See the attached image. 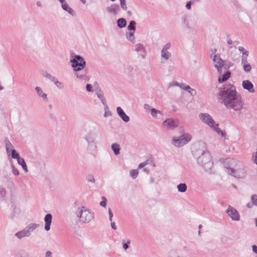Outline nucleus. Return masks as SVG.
Listing matches in <instances>:
<instances>
[{"mask_svg":"<svg viewBox=\"0 0 257 257\" xmlns=\"http://www.w3.org/2000/svg\"><path fill=\"white\" fill-rule=\"evenodd\" d=\"M217 97L220 103L228 109L239 111L244 105L241 97L236 95L235 87L231 84L225 85L222 88H220Z\"/></svg>","mask_w":257,"mask_h":257,"instance_id":"f257e3e1","label":"nucleus"},{"mask_svg":"<svg viewBox=\"0 0 257 257\" xmlns=\"http://www.w3.org/2000/svg\"><path fill=\"white\" fill-rule=\"evenodd\" d=\"M75 215L78 221L82 223H89L93 219V215L90 210L84 206L78 208Z\"/></svg>","mask_w":257,"mask_h":257,"instance_id":"f03ea898","label":"nucleus"},{"mask_svg":"<svg viewBox=\"0 0 257 257\" xmlns=\"http://www.w3.org/2000/svg\"><path fill=\"white\" fill-rule=\"evenodd\" d=\"M194 155L198 163L201 166L211 165V156L208 152L202 150H197L194 152Z\"/></svg>","mask_w":257,"mask_h":257,"instance_id":"7ed1b4c3","label":"nucleus"},{"mask_svg":"<svg viewBox=\"0 0 257 257\" xmlns=\"http://www.w3.org/2000/svg\"><path fill=\"white\" fill-rule=\"evenodd\" d=\"M192 139L191 136L189 134H183L178 138H173L172 144L176 147H181L189 143Z\"/></svg>","mask_w":257,"mask_h":257,"instance_id":"20e7f679","label":"nucleus"},{"mask_svg":"<svg viewBox=\"0 0 257 257\" xmlns=\"http://www.w3.org/2000/svg\"><path fill=\"white\" fill-rule=\"evenodd\" d=\"M72 63V67L75 71H81L86 65L84 59L79 55H76L75 57L70 60Z\"/></svg>","mask_w":257,"mask_h":257,"instance_id":"39448f33","label":"nucleus"},{"mask_svg":"<svg viewBox=\"0 0 257 257\" xmlns=\"http://www.w3.org/2000/svg\"><path fill=\"white\" fill-rule=\"evenodd\" d=\"M238 166L240 167L236 169L232 168L228 169V173L235 178H244L246 175V171L241 163H238Z\"/></svg>","mask_w":257,"mask_h":257,"instance_id":"423d86ee","label":"nucleus"},{"mask_svg":"<svg viewBox=\"0 0 257 257\" xmlns=\"http://www.w3.org/2000/svg\"><path fill=\"white\" fill-rule=\"evenodd\" d=\"M182 26L187 33H191L193 31V28L191 26L192 22L190 17L188 15H185L182 17Z\"/></svg>","mask_w":257,"mask_h":257,"instance_id":"0eeeda50","label":"nucleus"},{"mask_svg":"<svg viewBox=\"0 0 257 257\" xmlns=\"http://www.w3.org/2000/svg\"><path fill=\"white\" fill-rule=\"evenodd\" d=\"M171 45L170 43H168L163 46L161 51L162 62L168 61L171 57L172 54L171 52L169 51V50L171 48Z\"/></svg>","mask_w":257,"mask_h":257,"instance_id":"6e6552de","label":"nucleus"},{"mask_svg":"<svg viewBox=\"0 0 257 257\" xmlns=\"http://www.w3.org/2000/svg\"><path fill=\"white\" fill-rule=\"evenodd\" d=\"M213 65L214 67L217 70L219 74L222 73L223 67L224 65V61L222 60L220 55H215L213 59Z\"/></svg>","mask_w":257,"mask_h":257,"instance_id":"1a4fd4ad","label":"nucleus"},{"mask_svg":"<svg viewBox=\"0 0 257 257\" xmlns=\"http://www.w3.org/2000/svg\"><path fill=\"white\" fill-rule=\"evenodd\" d=\"M12 158L17 159L18 163L21 165L25 173L28 172V169L25 160L20 157L19 154L15 149L12 150Z\"/></svg>","mask_w":257,"mask_h":257,"instance_id":"9d476101","label":"nucleus"},{"mask_svg":"<svg viewBox=\"0 0 257 257\" xmlns=\"http://www.w3.org/2000/svg\"><path fill=\"white\" fill-rule=\"evenodd\" d=\"M199 117L203 122L207 124L210 127L213 126L215 123V121L213 120L211 116L207 113H200Z\"/></svg>","mask_w":257,"mask_h":257,"instance_id":"9b49d317","label":"nucleus"},{"mask_svg":"<svg viewBox=\"0 0 257 257\" xmlns=\"http://www.w3.org/2000/svg\"><path fill=\"white\" fill-rule=\"evenodd\" d=\"M226 212L232 220L239 221L240 220V215L238 212L231 206L229 205Z\"/></svg>","mask_w":257,"mask_h":257,"instance_id":"f8f14e48","label":"nucleus"},{"mask_svg":"<svg viewBox=\"0 0 257 257\" xmlns=\"http://www.w3.org/2000/svg\"><path fill=\"white\" fill-rule=\"evenodd\" d=\"M163 125L166 130H174L177 127L178 125L175 121L172 118H167L163 122Z\"/></svg>","mask_w":257,"mask_h":257,"instance_id":"ddd939ff","label":"nucleus"},{"mask_svg":"<svg viewBox=\"0 0 257 257\" xmlns=\"http://www.w3.org/2000/svg\"><path fill=\"white\" fill-rule=\"evenodd\" d=\"M100 134L98 131L89 132L85 137L86 141L97 142V139L99 137Z\"/></svg>","mask_w":257,"mask_h":257,"instance_id":"4468645a","label":"nucleus"},{"mask_svg":"<svg viewBox=\"0 0 257 257\" xmlns=\"http://www.w3.org/2000/svg\"><path fill=\"white\" fill-rule=\"evenodd\" d=\"M242 85L243 89L248 90V92L250 93H253L254 92L253 85L250 81L248 80L243 81Z\"/></svg>","mask_w":257,"mask_h":257,"instance_id":"2eb2a0df","label":"nucleus"},{"mask_svg":"<svg viewBox=\"0 0 257 257\" xmlns=\"http://www.w3.org/2000/svg\"><path fill=\"white\" fill-rule=\"evenodd\" d=\"M116 112L119 116L123 121L125 122H127L130 121L129 116L126 114V113L120 107H117L116 108Z\"/></svg>","mask_w":257,"mask_h":257,"instance_id":"dca6fc26","label":"nucleus"},{"mask_svg":"<svg viewBox=\"0 0 257 257\" xmlns=\"http://www.w3.org/2000/svg\"><path fill=\"white\" fill-rule=\"evenodd\" d=\"M52 215L51 214L48 213L47 214L44 218L45 221V229L46 231H49L50 229V226L52 223Z\"/></svg>","mask_w":257,"mask_h":257,"instance_id":"f3484780","label":"nucleus"},{"mask_svg":"<svg viewBox=\"0 0 257 257\" xmlns=\"http://www.w3.org/2000/svg\"><path fill=\"white\" fill-rule=\"evenodd\" d=\"M135 50L139 53V54L144 58L146 55V49L142 44L139 43L135 45Z\"/></svg>","mask_w":257,"mask_h":257,"instance_id":"a211bd4d","label":"nucleus"},{"mask_svg":"<svg viewBox=\"0 0 257 257\" xmlns=\"http://www.w3.org/2000/svg\"><path fill=\"white\" fill-rule=\"evenodd\" d=\"M87 142V150L90 152L91 153H93L95 152L97 150V142H92V141H86Z\"/></svg>","mask_w":257,"mask_h":257,"instance_id":"6ab92c4d","label":"nucleus"},{"mask_svg":"<svg viewBox=\"0 0 257 257\" xmlns=\"http://www.w3.org/2000/svg\"><path fill=\"white\" fill-rule=\"evenodd\" d=\"M39 226V224L35 223H31L26 226L25 228L29 234V236L31 235L32 232Z\"/></svg>","mask_w":257,"mask_h":257,"instance_id":"aec40b11","label":"nucleus"},{"mask_svg":"<svg viewBox=\"0 0 257 257\" xmlns=\"http://www.w3.org/2000/svg\"><path fill=\"white\" fill-rule=\"evenodd\" d=\"M39 226V224L35 223H31L26 226L25 228L29 234V236L31 235L32 232Z\"/></svg>","mask_w":257,"mask_h":257,"instance_id":"412c9836","label":"nucleus"},{"mask_svg":"<svg viewBox=\"0 0 257 257\" xmlns=\"http://www.w3.org/2000/svg\"><path fill=\"white\" fill-rule=\"evenodd\" d=\"M13 212L10 215V218L13 219L16 216L19 215L21 213V210L20 207H17L16 205H12Z\"/></svg>","mask_w":257,"mask_h":257,"instance_id":"4be33fe9","label":"nucleus"},{"mask_svg":"<svg viewBox=\"0 0 257 257\" xmlns=\"http://www.w3.org/2000/svg\"><path fill=\"white\" fill-rule=\"evenodd\" d=\"M15 236L19 239H21L25 237H29V235L28 234V232L25 228L16 232L15 233Z\"/></svg>","mask_w":257,"mask_h":257,"instance_id":"5701e85b","label":"nucleus"},{"mask_svg":"<svg viewBox=\"0 0 257 257\" xmlns=\"http://www.w3.org/2000/svg\"><path fill=\"white\" fill-rule=\"evenodd\" d=\"M35 90L37 91L38 95L41 97L45 101H48L47 95L46 93H44L42 89L40 87H36Z\"/></svg>","mask_w":257,"mask_h":257,"instance_id":"b1692460","label":"nucleus"},{"mask_svg":"<svg viewBox=\"0 0 257 257\" xmlns=\"http://www.w3.org/2000/svg\"><path fill=\"white\" fill-rule=\"evenodd\" d=\"M75 75L76 77L81 80H85L87 78V71L85 70L84 71H76Z\"/></svg>","mask_w":257,"mask_h":257,"instance_id":"393cba45","label":"nucleus"},{"mask_svg":"<svg viewBox=\"0 0 257 257\" xmlns=\"http://www.w3.org/2000/svg\"><path fill=\"white\" fill-rule=\"evenodd\" d=\"M119 6L117 5H111L109 7L107 8V10L109 13L116 15L119 10Z\"/></svg>","mask_w":257,"mask_h":257,"instance_id":"a878e982","label":"nucleus"},{"mask_svg":"<svg viewBox=\"0 0 257 257\" xmlns=\"http://www.w3.org/2000/svg\"><path fill=\"white\" fill-rule=\"evenodd\" d=\"M231 73L229 71H227L221 77L218 78V82L222 83L228 80L230 77Z\"/></svg>","mask_w":257,"mask_h":257,"instance_id":"bb28decb","label":"nucleus"},{"mask_svg":"<svg viewBox=\"0 0 257 257\" xmlns=\"http://www.w3.org/2000/svg\"><path fill=\"white\" fill-rule=\"evenodd\" d=\"M63 10L66 11L68 13L70 14L72 16H74L75 15L74 11L69 7L68 4L66 3V4L62 5L61 6Z\"/></svg>","mask_w":257,"mask_h":257,"instance_id":"cd10ccee","label":"nucleus"},{"mask_svg":"<svg viewBox=\"0 0 257 257\" xmlns=\"http://www.w3.org/2000/svg\"><path fill=\"white\" fill-rule=\"evenodd\" d=\"M111 148L113 151L114 155H118L120 154V145L117 143H114L111 145Z\"/></svg>","mask_w":257,"mask_h":257,"instance_id":"c85d7f7f","label":"nucleus"},{"mask_svg":"<svg viewBox=\"0 0 257 257\" xmlns=\"http://www.w3.org/2000/svg\"><path fill=\"white\" fill-rule=\"evenodd\" d=\"M5 146H6L7 152L8 155L9 156L10 155V152L12 153V150L14 149L13 148V146L12 144L10 143V142L8 139H6L5 140Z\"/></svg>","mask_w":257,"mask_h":257,"instance_id":"c756f323","label":"nucleus"},{"mask_svg":"<svg viewBox=\"0 0 257 257\" xmlns=\"http://www.w3.org/2000/svg\"><path fill=\"white\" fill-rule=\"evenodd\" d=\"M218 124H214L213 126L211 127V128L216 132L218 135H221L222 137H225L226 135L225 132H223L218 127Z\"/></svg>","mask_w":257,"mask_h":257,"instance_id":"7c9ffc66","label":"nucleus"},{"mask_svg":"<svg viewBox=\"0 0 257 257\" xmlns=\"http://www.w3.org/2000/svg\"><path fill=\"white\" fill-rule=\"evenodd\" d=\"M96 95H97V97L101 101L103 105H105L106 104L105 99L103 95V93L101 91V90H98L96 92Z\"/></svg>","mask_w":257,"mask_h":257,"instance_id":"2f4dec72","label":"nucleus"},{"mask_svg":"<svg viewBox=\"0 0 257 257\" xmlns=\"http://www.w3.org/2000/svg\"><path fill=\"white\" fill-rule=\"evenodd\" d=\"M17 255L18 257H30L29 252L25 249L19 250Z\"/></svg>","mask_w":257,"mask_h":257,"instance_id":"473e14b6","label":"nucleus"},{"mask_svg":"<svg viewBox=\"0 0 257 257\" xmlns=\"http://www.w3.org/2000/svg\"><path fill=\"white\" fill-rule=\"evenodd\" d=\"M135 32H130L126 33V39L132 42L133 43H135V37L134 36Z\"/></svg>","mask_w":257,"mask_h":257,"instance_id":"72a5a7b5","label":"nucleus"},{"mask_svg":"<svg viewBox=\"0 0 257 257\" xmlns=\"http://www.w3.org/2000/svg\"><path fill=\"white\" fill-rule=\"evenodd\" d=\"M117 25L119 28H124L126 25V21L123 18H119L117 20Z\"/></svg>","mask_w":257,"mask_h":257,"instance_id":"f704fd0d","label":"nucleus"},{"mask_svg":"<svg viewBox=\"0 0 257 257\" xmlns=\"http://www.w3.org/2000/svg\"><path fill=\"white\" fill-rule=\"evenodd\" d=\"M177 189L179 192L184 193L187 190V186L185 183H180L177 186Z\"/></svg>","mask_w":257,"mask_h":257,"instance_id":"c9c22d12","label":"nucleus"},{"mask_svg":"<svg viewBox=\"0 0 257 257\" xmlns=\"http://www.w3.org/2000/svg\"><path fill=\"white\" fill-rule=\"evenodd\" d=\"M158 114H161L162 112H161V111L157 110L154 108H153L151 109V114L153 117L157 118Z\"/></svg>","mask_w":257,"mask_h":257,"instance_id":"e433bc0d","label":"nucleus"},{"mask_svg":"<svg viewBox=\"0 0 257 257\" xmlns=\"http://www.w3.org/2000/svg\"><path fill=\"white\" fill-rule=\"evenodd\" d=\"M136 22L135 21H130L128 26H127V30L128 31H133L135 32L136 30Z\"/></svg>","mask_w":257,"mask_h":257,"instance_id":"4c0bfd02","label":"nucleus"},{"mask_svg":"<svg viewBox=\"0 0 257 257\" xmlns=\"http://www.w3.org/2000/svg\"><path fill=\"white\" fill-rule=\"evenodd\" d=\"M43 76L47 78V79H49L51 81H52L53 83L57 79V78L56 77L53 76L52 75L47 73V72H45L43 73Z\"/></svg>","mask_w":257,"mask_h":257,"instance_id":"58836bf2","label":"nucleus"},{"mask_svg":"<svg viewBox=\"0 0 257 257\" xmlns=\"http://www.w3.org/2000/svg\"><path fill=\"white\" fill-rule=\"evenodd\" d=\"M7 192L6 188H5L4 187H3L2 186H1L0 187V195H1V198H2L3 199H4L7 196Z\"/></svg>","mask_w":257,"mask_h":257,"instance_id":"ea45409f","label":"nucleus"},{"mask_svg":"<svg viewBox=\"0 0 257 257\" xmlns=\"http://www.w3.org/2000/svg\"><path fill=\"white\" fill-rule=\"evenodd\" d=\"M104 107L105 112L104 113V117H107L108 116H111L112 115L111 112L109 110V107L107 104L103 105Z\"/></svg>","mask_w":257,"mask_h":257,"instance_id":"a19ab883","label":"nucleus"},{"mask_svg":"<svg viewBox=\"0 0 257 257\" xmlns=\"http://www.w3.org/2000/svg\"><path fill=\"white\" fill-rule=\"evenodd\" d=\"M11 167L12 169V172L14 175L18 176L19 175V174H20L19 171L18 170L17 168H16L15 167V166L14 165V164L13 163H12L11 164Z\"/></svg>","mask_w":257,"mask_h":257,"instance_id":"79ce46f5","label":"nucleus"},{"mask_svg":"<svg viewBox=\"0 0 257 257\" xmlns=\"http://www.w3.org/2000/svg\"><path fill=\"white\" fill-rule=\"evenodd\" d=\"M242 66H243V70L245 72H249L250 71V70L251 69V67L249 63L244 64L242 65Z\"/></svg>","mask_w":257,"mask_h":257,"instance_id":"37998d69","label":"nucleus"},{"mask_svg":"<svg viewBox=\"0 0 257 257\" xmlns=\"http://www.w3.org/2000/svg\"><path fill=\"white\" fill-rule=\"evenodd\" d=\"M138 171L137 170H132L130 171V176L133 178L136 179L138 175Z\"/></svg>","mask_w":257,"mask_h":257,"instance_id":"c03bdc74","label":"nucleus"},{"mask_svg":"<svg viewBox=\"0 0 257 257\" xmlns=\"http://www.w3.org/2000/svg\"><path fill=\"white\" fill-rule=\"evenodd\" d=\"M233 64L231 62L227 61H224V65L223 67V69H224L225 70H226L227 69H228Z\"/></svg>","mask_w":257,"mask_h":257,"instance_id":"a18cd8bd","label":"nucleus"},{"mask_svg":"<svg viewBox=\"0 0 257 257\" xmlns=\"http://www.w3.org/2000/svg\"><path fill=\"white\" fill-rule=\"evenodd\" d=\"M238 50L242 53V55L248 56V52L242 47H239Z\"/></svg>","mask_w":257,"mask_h":257,"instance_id":"49530a36","label":"nucleus"},{"mask_svg":"<svg viewBox=\"0 0 257 257\" xmlns=\"http://www.w3.org/2000/svg\"><path fill=\"white\" fill-rule=\"evenodd\" d=\"M54 83L59 89H62L64 87L63 83L59 81L57 79L55 81Z\"/></svg>","mask_w":257,"mask_h":257,"instance_id":"de8ad7c7","label":"nucleus"},{"mask_svg":"<svg viewBox=\"0 0 257 257\" xmlns=\"http://www.w3.org/2000/svg\"><path fill=\"white\" fill-rule=\"evenodd\" d=\"M247 57H248V56L242 55L241 58L242 65L248 63V61H247Z\"/></svg>","mask_w":257,"mask_h":257,"instance_id":"09e8293b","label":"nucleus"},{"mask_svg":"<svg viewBox=\"0 0 257 257\" xmlns=\"http://www.w3.org/2000/svg\"><path fill=\"white\" fill-rule=\"evenodd\" d=\"M251 201L254 205L257 206V195L254 194L251 196Z\"/></svg>","mask_w":257,"mask_h":257,"instance_id":"8fccbe9b","label":"nucleus"},{"mask_svg":"<svg viewBox=\"0 0 257 257\" xmlns=\"http://www.w3.org/2000/svg\"><path fill=\"white\" fill-rule=\"evenodd\" d=\"M120 6L121 7V8L124 10V11H126L127 10V6L126 5V1L125 0H120Z\"/></svg>","mask_w":257,"mask_h":257,"instance_id":"3c124183","label":"nucleus"},{"mask_svg":"<svg viewBox=\"0 0 257 257\" xmlns=\"http://www.w3.org/2000/svg\"><path fill=\"white\" fill-rule=\"evenodd\" d=\"M107 199L105 197H102V201L100 202V205L102 207H105L106 206Z\"/></svg>","mask_w":257,"mask_h":257,"instance_id":"603ef678","label":"nucleus"},{"mask_svg":"<svg viewBox=\"0 0 257 257\" xmlns=\"http://www.w3.org/2000/svg\"><path fill=\"white\" fill-rule=\"evenodd\" d=\"M87 180L88 182H91V183H94L95 182V179L94 178V177L92 175H89L87 177Z\"/></svg>","mask_w":257,"mask_h":257,"instance_id":"864d4df0","label":"nucleus"},{"mask_svg":"<svg viewBox=\"0 0 257 257\" xmlns=\"http://www.w3.org/2000/svg\"><path fill=\"white\" fill-rule=\"evenodd\" d=\"M130 243L131 241L130 240H128L126 243H123V248L124 250H126L128 248V244H130Z\"/></svg>","mask_w":257,"mask_h":257,"instance_id":"5fc2aeb1","label":"nucleus"},{"mask_svg":"<svg viewBox=\"0 0 257 257\" xmlns=\"http://www.w3.org/2000/svg\"><path fill=\"white\" fill-rule=\"evenodd\" d=\"M108 214H109V219L110 221H112V217H113V213L110 208H108Z\"/></svg>","mask_w":257,"mask_h":257,"instance_id":"6e6d98bb","label":"nucleus"},{"mask_svg":"<svg viewBox=\"0 0 257 257\" xmlns=\"http://www.w3.org/2000/svg\"><path fill=\"white\" fill-rule=\"evenodd\" d=\"M92 86L91 84H87L86 85V89L87 90V91L88 92H92Z\"/></svg>","mask_w":257,"mask_h":257,"instance_id":"4d7b16f0","label":"nucleus"},{"mask_svg":"<svg viewBox=\"0 0 257 257\" xmlns=\"http://www.w3.org/2000/svg\"><path fill=\"white\" fill-rule=\"evenodd\" d=\"M192 2L191 1L188 2L186 5V8L188 10H190L191 9V3Z\"/></svg>","mask_w":257,"mask_h":257,"instance_id":"13d9d810","label":"nucleus"},{"mask_svg":"<svg viewBox=\"0 0 257 257\" xmlns=\"http://www.w3.org/2000/svg\"><path fill=\"white\" fill-rule=\"evenodd\" d=\"M252 250V251L257 254V245H252L251 246Z\"/></svg>","mask_w":257,"mask_h":257,"instance_id":"bf43d9fd","label":"nucleus"},{"mask_svg":"<svg viewBox=\"0 0 257 257\" xmlns=\"http://www.w3.org/2000/svg\"><path fill=\"white\" fill-rule=\"evenodd\" d=\"M151 106L148 104H144V108L147 111V110H151L152 108H151Z\"/></svg>","mask_w":257,"mask_h":257,"instance_id":"052dcab7","label":"nucleus"},{"mask_svg":"<svg viewBox=\"0 0 257 257\" xmlns=\"http://www.w3.org/2000/svg\"><path fill=\"white\" fill-rule=\"evenodd\" d=\"M52 253L50 251H47L45 253V257H52Z\"/></svg>","mask_w":257,"mask_h":257,"instance_id":"680f3d73","label":"nucleus"},{"mask_svg":"<svg viewBox=\"0 0 257 257\" xmlns=\"http://www.w3.org/2000/svg\"><path fill=\"white\" fill-rule=\"evenodd\" d=\"M147 164V162H142L141 163L139 166V168H143L144 167H145L146 165Z\"/></svg>","mask_w":257,"mask_h":257,"instance_id":"e2e57ef3","label":"nucleus"},{"mask_svg":"<svg viewBox=\"0 0 257 257\" xmlns=\"http://www.w3.org/2000/svg\"><path fill=\"white\" fill-rule=\"evenodd\" d=\"M111 227L114 230L116 229V226L114 222L111 221Z\"/></svg>","mask_w":257,"mask_h":257,"instance_id":"0e129e2a","label":"nucleus"},{"mask_svg":"<svg viewBox=\"0 0 257 257\" xmlns=\"http://www.w3.org/2000/svg\"><path fill=\"white\" fill-rule=\"evenodd\" d=\"M253 205H254V204L252 203V202H251V203H248L246 204V206L248 208H251L253 207Z\"/></svg>","mask_w":257,"mask_h":257,"instance_id":"69168bd1","label":"nucleus"},{"mask_svg":"<svg viewBox=\"0 0 257 257\" xmlns=\"http://www.w3.org/2000/svg\"><path fill=\"white\" fill-rule=\"evenodd\" d=\"M180 85V83L176 81H173L172 82L171 86H179Z\"/></svg>","mask_w":257,"mask_h":257,"instance_id":"338daca9","label":"nucleus"},{"mask_svg":"<svg viewBox=\"0 0 257 257\" xmlns=\"http://www.w3.org/2000/svg\"><path fill=\"white\" fill-rule=\"evenodd\" d=\"M183 89L185 90L189 91L190 89H191V87L189 85H185V86L183 87Z\"/></svg>","mask_w":257,"mask_h":257,"instance_id":"774afa93","label":"nucleus"}]
</instances>
